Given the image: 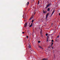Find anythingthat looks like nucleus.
<instances>
[{
    "mask_svg": "<svg viewBox=\"0 0 60 60\" xmlns=\"http://www.w3.org/2000/svg\"><path fill=\"white\" fill-rule=\"evenodd\" d=\"M33 24V23H31V25H30V27H31V26H32V24Z\"/></svg>",
    "mask_w": 60,
    "mask_h": 60,
    "instance_id": "9d476101",
    "label": "nucleus"
},
{
    "mask_svg": "<svg viewBox=\"0 0 60 60\" xmlns=\"http://www.w3.org/2000/svg\"><path fill=\"white\" fill-rule=\"evenodd\" d=\"M49 15V13L47 14L46 15V19H47V17H48V15Z\"/></svg>",
    "mask_w": 60,
    "mask_h": 60,
    "instance_id": "7ed1b4c3",
    "label": "nucleus"
},
{
    "mask_svg": "<svg viewBox=\"0 0 60 60\" xmlns=\"http://www.w3.org/2000/svg\"><path fill=\"white\" fill-rule=\"evenodd\" d=\"M24 32H22V34H24Z\"/></svg>",
    "mask_w": 60,
    "mask_h": 60,
    "instance_id": "393cba45",
    "label": "nucleus"
},
{
    "mask_svg": "<svg viewBox=\"0 0 60 60\" xmlns=\"http://www.w3.org/2000/svg\"><path fill=\"white\" fill-rule=\"evenodd\" d=\"M52 46H53V44H51V47H52Z\"/></svg>",
    "mask_w": 60,
    "mask_h": 60,
    "instance_id": "412c9836",
    "label": "nucleus"
},
{
    "mask_svg": "<svg viewBox=\"0 0 60 60\" xmlns=\"http://www.w3.org/2000/svg\"><path fill=\"white\" fill-rule=\"evenodd\" d=\"M48 35V34H46V36H47Z\"/></svg>",
    "mask_w": 60,
    "mask_h": 60,
    "instance_id": "9b49d317",
    "label": "nucleus"
},
{
    "mask_svg": "<svg viewBox=\"0 0 60 60\" xmlns=\"http://www.w3.org/2000/svg\"><path fill=\"white\" fill-rule=\"evenodd\" d=\"M32 18H31L32 19L33 18V17L32 16Z\"/></svg>",
    "mask_w": 60,
    "mask_h": 60,
    "instance_id": "a878e982",
    "label": "nucleus"
},
{
    "mask_svg": "<svg viewBox=\"0 0 60 60\" xmlns=\"http://www.w3.org/2000/svg\"><path fill=\"white\" fill-rule=\"evenodd\" d=\"M52 42H53V41H53V40H52Z\"/></svg>",
    "mask_w": 60,
    "mask_h": 60,
    "instance_id": "aec40b11",
    "label": "nucleus"
},
{
    "mask_svg": "<svg viewBox=\"0 0 60 60\" xmlns=\"http://www.w3.org/2000/svg\"><path fill=\"white\" fill-rule=\"evenodd\" d=\"M54 11H53L52 12V14L51 15V16H52V15H53V13H54Z\"/></svg>",
    "mask_w": 60,
    "mask_h": 60,
    "instance_id": "6e6552de",
    "label": "nucleus"
},
{
    "mask_svg": "<svg viewBox=\"0 0 60 60\" xmlns=\"http://www.w3.org/2000/svg\"><path fill=\"white\" fill-rule=\"evenodd\" d=\"M28 47L29 48H30V49L31 48V46H30V45H29L28 46Z\"/></svg>",
    "mask_w": 60,
    "mask_h": 60,
    "instance_id": "1a4fd4ad",
    "label": "nucleus"
},
{
    "mask_svg": "<svg viewBox=\"0 0 60 60\" xmlns=\"http://www.w3.org/2000/svg\"><path fill=\"white\" fill-rule=\"evenodd\" d=\"M59 15H60V13H59Z\"/></svg>",
    "mask_w": 60,
    "mask_h": 60,
    "instance_id": "bb28decb",
    "label": "nucleus"
},
{
    "mask_svg": "<svg viewBox=\"0 0 60 60\" xmlns=\"http://www.w3.org/2000/svg\"><path fill=\"white\" fill-rule=\"evenodd\" d=\"M39 4V1H38V4Z\"/></svg>",
    "mask_w": 60,
    "mask_h": 60,
    "instance_id": "6ab92c4d",
    "label": "nucleus"
},
{
    "mask_svg": "<svg viewBox=\"0 0 60 60\" xmlns=\"http://www.w3.org/2000/svg\"><path fill=\"white\" fill-rule=\"evenodd\" d=\"M52 44H53V43H52Z\"/></svg>",
    "mask_w": 60,
    "mask_h": 60,
    "instance_id": "5701e85b",
    "label": "nucleus"
},
{
    "mask_svg": "<svg viewBox=\"0 0 60 60\" xmlns=\"http://www.w3.org/2000/svg\"><path fill=\"white\" fill-rule=\"evenodd\" d=\"M48 39H49V38H47V41H48Z\"/></svg>",
    "mask_w": 60,
    "mask_h": 60,
    "instance_id": "2eb2a0df",
    "label": "nucleus"
},
{
    "mask_svg": "<svg viewBox=\"0 0 60 60\" xmlns=\"http://www.w3.org/2000/svg\"><path fill=\"white\" fill-rule=\"evenodd\" d=\"M34 20H33L32 21V22H34Z\"/></svg>",
    "mask_w": 60,
    "mask_h": 60,
    "instance_id": "a211bd4d",
    "label": "nucleus"
},
{
    "mask_svg": "<svg viewBox=\"0 0 60 60\" xmlns=\"http://www.w3.org/2000/svg\"><path fill=\"white\" fill-rule=\"evenodd\" d=\"M50 10V8H48L47 9V11H49V10Z\"/></svg>",
    "mask_w": 60,
    "mask_h": 60,
    "instance_id": "0eeeda50",
    "label": "nucleus"
},
{
    "mask_svg": "<svg viewBox=\"0 0 60 60\" xmlns=\"http://www.w3.org/2000/svg\"><path fill=\"white\" fill-rule=\"evenodd\" d=\"M59 36H57V38H59Z\"/></svg>",
    "mask_w": 60,
    "mask_h": 60,
    "instance_id": "f3484780",
    "label": "nucleus"
},
{
    "mask_svg": "<svg viewBox=\"0 0 60 60\" xmlns=\"http://www.w3.org/2000/svg\"><path fill=\"white\" fill-rule=\"evenodd\" d=\"M26 38H27V39L28 38V36H27Z\"/></svg>",
    "mask_w": 60,
    "mask_h": 60,
    "instance_id": "dca6fc26",
    "label": "nucleus"
},
{
    "mask_svg": "<svg viewBox=\"0 0 60 60\" xmlns=\"http://www.w3.org/2000/svg\"><path fill=\"white\" fill-rule=\"evenodd\" d=\"M39 48H41L42 49H43V48H42V47H41V46H40Z\"/></svg>",
    "mask_w": 60,
    "mask_h": 60,
    "instance_id": "f8f14e48",
    "label": "nucleus"
},
{
    "mask_svg": "<svg viewBox=\"0 0 60 60\" xmlns=\"http://www.w3.org/2000/svg\"><path fill=\"white\" fill-rule=\"evenodd\" d=\"M40 42H41L40 41H38V43H40Z\"/></svg>",
    "mask_w": 60,
    "mask_h": 60,
    "instance_id": "ddd939ff",
    "label": "nucleus"
},
{
    "mask_svg": "<svg viewBox=\"0 0 60 60\" xmlns=\"http://www.w3.org/2000/svg\"><path fill=\"white\" fill-rule=\"evenodd\" d=\"M29 2H27V3L26 4V6H27V5H28V4H29Z\"/></svg>",
    "mask_w": 60,
    "mask_h": 60,
    "instance_id": "423d86ee",
    "label": "nucleus"
},
{
    "mask_svg": "<svg viewBox=\"0 0 60 60\" xmlns=\"http://www.w3.org/2000/svg\"><path fill=\"white\" fill-rule=\"evenodd\" d=\"M27 26V23H26L24 24V27H26Z\"/></svg>",
    "mask_w": 60,
    "mask_h": 60,
    "instance_id": "f257e3e1",
    "label": "nucleus"
},
{
    "mask_svg": "<svg viewBox=\"0 0 60 60\" xmlns=\"http://www.w3.org/2000/svg\"><path fill=\"white\" fill-rule=\"evenodd\" d=\"M49 4H48L47 5L46 7V9H47V8H48V7H49Z\"/></svg>",
    "mask_w": 60,
    "mask_h": 60,
    "instance_id": "20e7f679",
    "label": "nucleus"
},
{
    "mask_svg": "<svg viewBox=\"0 0 60 60\" xmlns=\"http://www.w3.org/2000/svg\"><path fill=\"white\" fill-rule=\"evenodd\" d=\"M43 13H46L47 12L46 11H44V10H43Z\"/></svg>",
    "mask_w": 60,
    "mask_h": 60,
    "instance_id": "f03ea898",
    "label": "nucleus"
},
{
    "mask_svg": "<svg viewBox=\"0 0 60 60\" xmlns=\"http://www.w3.org/2000/svg\"><path fill=\"white\" fill-rule=\"evenodd\" d=\"M22 17H23V18H24V15H23Z\"/></svg>",
    "mask_w": 60,
    "mask_h": 60,
    "instance_id": "b1692460",
    "label": "nucleus"
},
{
    "mask_svg": "<svg viewBox=\"0 0 60 60\" xmlns=\"http://www.w3.org/2000/svg\"><path fill=\"white\" fill-rule=\"evenodd\" d=\"M31 19H31H30V20Z\"/></svg>",
    "mask_w": 60,
    "mask_h": 60,
    "instance_id": "c756f323",
    "label": "nucleus"
},
{
    "mask_svg": "<svg viewBox=\"0 0 60 60\" xmlns=\"http://www.w3.org/2000/svg\"><path fill=\"white\" fill-rule=\"evenodd\" d=\"M41 37H42V35H41Z\"/></svg>",
    "mask_w": 60,
    "mask_h": 60,
    "instance_id": "cd10ccee",
    "label": "nucleus"
},
{
    "mask_svg": "<svg viewBox=\"0 0 60 60\" xmlns=\"http://www.w3.org/2000/svg\"><path fill=\"white\" fill-rule=\"evenodd\" d=\"M42 32L41 30L40 31L41 34V32Z\"/></svg>",
    "mask_w": 60,
    "mask_h": 60,
    "instance_id": "4468645a",
    "label": "nucleus"
},
{
    "mask_svg": "<svg viewBox=\"0 0 60 60\" xmlns=\"http://www.w3.org/2000/svg\"><path fill=\"white\" fill-rule=\"evenodd\" d=\"M53 48H54V47H52V49H53Z\"/></svg>",
    "mask_w": 60,
    "mask_h": 60,
    "instance_id": "4be33fe9",
    "label": "nucleus"
},
{
    "mask_svg": "<svg viewBox=\"0 0 60 60\" xmlns=\"http://www.w3.org/2000/svg\"><path fill=\"white\" fill-rule=\"evenodd\" d=\"M35 13H34V14H35Z\"/></svg>",
    "mask_w": 60,
    "mask_h": 60,
    "instance_id": "c85d7f7f",
    "label": "nucleus"
},
{
    "mask_svg": "<svg viewBox=\"0 0 60 60\" xmlns=\"http://www.w3.org/2000/svg\"><path fill=\"white\" fill-rule=\"evenodd\" d=\"M49 36H50V35L49 34H48V35L47 37V38H49Z\"/></svg>",
    "mask_w": 60,
    "mask_h": 60,
    "instance_id": "39448f33",
    "label": "nucleus"
}]
</instances>
